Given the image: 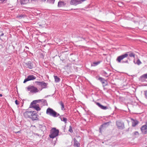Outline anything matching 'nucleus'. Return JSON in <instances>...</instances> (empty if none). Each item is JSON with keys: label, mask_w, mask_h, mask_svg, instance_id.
Masks as SVG:
<instances>
[{"label": "nucleus", "mask_w": 147, "mask_h": 147, "mask_svg": "<svg viewBox=\"0 0 147 147\" xmlns=\"http://www.w3.org/2000/svg\"><path fill=\"white\" fill-rule=\"evenodd\" d=\"M31 0L32 1H37V0Z\"/></svg>", "instance_id": "79ce46f5"}, {"label": "nucleus", "mask_w": 147, "mask_h": 147, "mask_svg": "<svg viewBox=\"0 0 147 147\" xmlns=\"http://www.w3.org/2000/svg\"><path fill=\"white\" fill-rule=\"evenodd\" d=\"M64 5V3L62 1H59L58 3V6L59 7H61Z\"/></svg>", "instance_id": "a878e982"}, {"label": "nucleus", "mask_w": 147, "mask_h": 147, "mask_svg": "<svg viewBox=\"0 0 147 147\" xmlns=\"http://www.w3.org/2000/svg\"><path fill=\"white\" fill-rule=\"evenodd\" d=\"M128 54L125 53L124 54L118 56L116 59V61L118 63H128Z\"/></svg>", "instance_id": "f257e3e1"}, {"label": "nucleus", "mask_w": 147, "mask_h": 147, "mask_svg": "<svg viewBox=\"0 0 147 147\" xmlns=\"http://www.w3.org/2000/svg\"><path fill=\"white\" fill-rule=\"evenodd\" d=\"M59 104L61 105V110L63 111L65 109L64 108V105L63 102L62 101H61L59 102Z\"/></svg>", "instance_id": "4be33fe9"}, {"label": "nucleus", "mask_w": 147, "mask_h": 147, "mask_svg": "<svg viewBox=\"0 0 147 147\" xmlns=\"http://www.w3.org/2000/svg\"><path fill=\"white\" fill-rule=\"evenodd\" d=\"M4 33H3L2 32L1 34L0 35V37L3 36L4 35Z\"/></svg>", "instance_id": "e433bc0d"}, {"label": "nucleus", "mask_w": 147, "mask_h": 147, "mask_svg": "<svg viewBox=\"0 0 147 147\" xmlns=\"http://www.w3.org/2000/svg\"><path fill=\"white\" fill-rule=\"evenodd\" d=\"M38 115L35 113V111H33V114L30 118L32 120H37L38 119Z\"/></svg>", "instance_id": "ddd939ff"}, {"label": "nucleus", "mask_w": 147, "mask_h": 147, "mask_svg": "<svg viewBox=\"0 0 147 147\" xmlns=\"http://www.w3.org/2000/svg\"><path fill=\"white\" fill-rule=\"evenodd\" d=\"M24 63L25 66L27 68L32 69L34 67L33 63L31 61H28L26 63Z\"/></svg>", "instance_id": "9d476101"}, {"label": "nucleus", "mask_w": 147, "mask_h": 147, "mask_svg": "<svg viewBox=\"0 0 147 147\" xmlns=\"http://www.w3.org/2000/svg\"><path fill=\"white\" fill-rule=\"evenodd\" d=\"M68 131L70 133H72L73 132L72 127L71 125L69 126V128Z\"/></svg>", "instance_id": "c85d7f7f"}, {"label": "nucleus", "mask_w": 147, "mask_h": 147, "mask_svg": "<svg viewBox=\"0 0 147 147\" xmlns=\"http://www.w3.org/2000/svg\"><path fill=\"white\" fill-rule=\"evenodd\" d=\"M29 0H20V3L21 4H26L29 3Z\"/></svg>", "instance_id": "aec40b11"}, {"label": "nucleus", "mask_w": 147, "mask_h": 147, "mask_svg": "<svg viewBox=\"0 0 147 147\" xmlns=\"http://www.w3.org/2000/svg\"><path fill=\"white\" fill-rule=\"evenodd\" d=\"M74 142V146L76 147H80V143L78 142L76 138H74L73 139Z\"/></svg>", "instance_id": "dca6fc26"}, {"label": "nucleus", "mask_w": 147, "mask_h": 147, "mask_svg": "<svg viewBox=\"0 0 147 147\" xmlns=\"http://www.w3.org/2000/svg\"><path fill=\"white\" fill-rule=\"evenodd\" d=\"M34 111H26L24 113V117L26 118H30L31 116L33 114Z\"/></svg>", "instance_id": "0eeeda50"}, {"label": "nucleus", "mask_w": 147, "mask_h": 147, "mask_svg": "<svg viewBox=\"0 0 147 147\" xmlns=\"http://www.w3.org/2000/svg\"><path fill=\"white\" fill-rule=\"evenodd\" d=\"M41 99L38 100H34L31 102L30 106L29 108H32L35 109L37 111H39L41 110V109L39 107V105L38 104H36L37 103L39 102Z\"/></svg>", "instance_id": "f03ea898"}, {"label": "nucleus", "mask_w": 147, "mask_h": 147, "mask_svg": "<svg viewBox=\"0 0 147 147\" xmlns=\"http://www.w3.org/2000/svg\"><path fill=\"white\" fill-rule=\"evenodd\" d=\"M126 53L128 54V55L130 57H133L135 58V54L133 52H127Z\"/></svg>", "instance_id": "412c9836"}, {"label": "nucleus", "mask_w": 147, "mask_h": 147, "mask_svg": "<svg viewBox=\"0 0 147 147\" xmlns=\"http://www.w3.org/2000/svg\"><path fill=\"white\" fill-rule=\"evenodd\" d=\"M55 0H47V2L51 4H53L55 2Z\"/></svg>", "instance_id": "cd10ccee"}, {"label": "nucleus", "mask_w": 147, "mask_h": 147, "mask_svg": "<svg viewBox=\"0 0 147 147\" xmlns=\"http://www.w3.org/2000/svg\"><path fill=\"white\" fill-rule=\"evenodd\" d=\"M27 88L28 90L30 91L31 93H36L39 91L37 88L33 86H29Z\"/></svg>", "instance_id": "39448f33"}, {"label": "nucleus", "mask_w": 147, "mask_h": 147, "mask_svg": "<svg viewBox=\"0 0 147 147\" xmlns=\"http://www.w3.org/2000/svg\"><path fill=\"white\" fill-rule=\"evenodd\" d=\"M132 120L133 121L132 122V126L134 127H135L138 124V121L136 120L133 119H132Z\"/></svg>", "instance_id": "a211bd4d"}, {"label": "nucleus", "mask_w": 147, "mask_h": 147, "mask_svg": "<svg viewBox=\"0 0 147 147\" xmlns=\"http://www.w3.org/2000/svg\"><path fill=\"white\" fill-rule=\"evenodd\" d=\"M98 79L103 84V86H105L108 85V83L107 81L105 80L104 78L101 77H99Z\"/></svg>", "instance_id": "f8f14e48"}, {"label": "nucleus", "mask_w": 147, "mask_h": 147, "mask_svg": "<svg viewBox=\"0 0 147 147\" xmlns=\"http://www.w3.org/2000/svg\"><path fill=\"white\" fill-rule=\"evenodd\" d=\"M103 74L104 76L106 77H108L109 76L107 74L105 71H104L103 72Z\"/></svg>", "instance_id": "7c9ffc66"}, {"label": "nucleus", "mask_w": 147, "mask_h": 147, "mask_svg": "<svg viewBox=\"0 0 147 147\" xmlns=\"http://www.w3.org/2000/svg\"><path fill=\"white\" fill-rule=\"evenodd\" d=\"M92 44H94L95 45H97V44L95 42H93L92 41Z\"/></svg>", "instance_id": "4c0bfd02"}, {"label": "nucleus", "mask_w": 147, "mask_h": 147, "mask_svg": "<svg viewBox=\"0 0 147 147\" xmlns=\"http://www.w3.org/2000/svg\"><path fill=\"white\" fill-rule=\"evenodd\" d=\"M38 85H40L43 88H45L47 86V84L43 82H37Z\"/></svg>", "instance_id": "2eb2a0df"}, {"label": "nucleus", "mask_w": 147, "mask_h": 147, "mask_svg": "<svg viewBox=\"0 0 147 147\" xmlns=\"http://www.w3.org/2000/svg\"><path fill=\"white\" fill-rule=\"evenodd\" d=\"M102 62L101 61H94L92 63V66H96Z\"/></svg>", "instance_id": "6ab92c4d"}, {"label": "nucleus", "mask_w": 147, "mask_h": 147, "mask_svg": "<svg viewBox=\"0 0 147 147\" xmlns=\"http://www.w3.org/2000/svg\"><path fill=\"white\" fill-rule=\"evenodd\" d=\"M42 1H45L46 0H41Z\"/></svg>", "instance_id": "c03bdc74"}, {"label": "nucleus", "mask_w": 147, "mask_h": 147, "mask_svg": "<svg viewBox=\"0 0 147 147\" xmlns=\"http://www.w3.org/2000/svg\"><path fill=\"white\" fill-rule=\"evenodd\" d=\"M136 63L138 65H140L142 63V62H141L140 61L139 59H138Z\"/></svg>", "instance_id": "c756f323"}, {"label": "nucleus", "mask_w": 147, "mask_h": 147, "mask_svg": "<svg viewBox=\"0 0 147 147\" xmlns=\"http://www.w3.org/2000/svg\"><path fill=\"white\" fill-rule=\"evenodd\" d=\"M34 134L35 136H39V135L38 134L35 133V134Z\"/></svg>", "instance_id": "c9c22d12"}, {"label": "nucleus", "mask_w": 147, "mask_h": 147, "mask_svg": "<svg viewBox=\"0 0 147 147\" xmlns=\"http://www.w3.org/2000/svg\"><path fill=\"white\" fill-rule=\"evenodd\" d=\"M91 66H92V63H91Z\"/></svg>", "instance_id": "a18cd8bd"}, {"label": "nucleus", "mask_w": 147, "mask_h": 147, "mask_svg": "<svg viewBox=\"0 0 147 147\" xmlns=\"http://www.w3.org/2000/svg\"><path fill=\"white\" fill-rule=\"evenodd\" d=\"M140 129L143 134H147V121L146 125L142 126L141 127Z\"/></svg>", "instance_id": "6e6552de"}, {"label": "nucleus", "mask_w": 147, "mask_h": 147, "mask_svg": "<svg viewBox=\"0 0 147 147\" xmlns=\"http://www.w3.org/2000/svg\"><path fill=\"white\" fill-rule=\"evenodd\" d=\"M54 79H55V82L56 83L58 82H60V79L57 76H54Z\"/></svg>", "instance_id": "b1692460"}, {"label": "nucleus", "mask_w": 147, "mask_h": 147, "mask_svg": "<svg viewBox=\"0 0 147 147\" xmlns=\"http://www.w3.org/2000/svg\"><path fill=\"white\" fill-rule=\"evenodd\" d=\"M40 101H41L43 103V105H45L46 104H47V102L46 100L45 99H42Z\"/></svg>", "instance_id": "bb28decb"}, {"label": "nucleus", "mask_w": 147, "mask_h": 147, "mask_svg": "<svg viewBox=\"0 0 147 147\" xmlns=\"http://www.w3.org/2000/svg\"><path fill=\"white\" fill-rule=\"evenodd\" d=\"M20 131H17V132H15V133H20Z\"/></svg>", "instance_id": "a19ab883"}, {"label": "nucleus", "mask_w": 147, "mask_h": 147, "mask_svg": "<svg viewBox=\"0 0 147 147\" xmlns=\"http://www.w3.org/2000/svg\"><path fill=\"white\" fill-rule=\"evenodd\" d=\"M2 96V95L1 94H0V96L1 97Z\"/></svg>", "instance_id": "37998d69"}, {"label": "nucleus", "mask_w": 147, "mask_h": 147, "mask_svg": "<svg viewBox=\"0 0 147 147\" xmlns=\"http://www.w3.org/2000/svg\"><path fill=\"white\" fill-rule=\"evenodd\" d=\"M15 103L17 105H19V104L18 101L17 100H15Z\"/></svg>", "instance_id": "72a5a7b5"}, {"label": "nucleus", "mask_w": 147, "mask_h": 147, "mask_svg": "<svg viewBox=\"0 0 147 147\" xmlns=\"http://www.w3.org/2000/svg\"><path fill=\"white\" fill-rule=\"evenodd\" d=\"M91 145V144H88V146H87V147H89Z\"/></svg>", "instance_id": "58836bf2"}, {"label": "nucleus", "mask_w": 147, "mask_h": 147, "mask_svg": "<svg viewBox=\"0 0 147 147\" xmlns=\"http://www.w3.org/2000/svg\"><path fill=\"white\" fill-rule=\"evenodd\" d=\"M116 125L119 129H123L124 128V123L120 121H117L116 122Z\"/></svg>", "instance_id": "423d86ee"}, {"label": "nucleus", "mask_w": 147, "mask_h": 147, "mask_svg": "<svg viewBox=\"0 0 147 147\" xmlns=\"http://www.w3.org/2000/svg\"><path fill=\"white\" fill-rule=\"evenodd\" d=\"M144 94L145 98L147 99V91H144Z\"/></svg>", "instance_id": "2f4dec72"}, {"label": "nucleus", "mask_w": 147, "mask_h": 147, "mask_svg": "<svg viewBox=\"0 0 147 147\" xmlns=\"http://www.w3.org/2000/svg\"><path fill=\"white\" fill-rule=\"evenodd\" d=\"M36 79V77L33 75H30L28 76L27 78L24 80L23 82L24 83H26V82L32 80H33Z\"/></svg>", "instance_id": "1a4fd4ad"}, {"label": "nucleus", "mask_w": 147, "mask_h": 147, "mask_svg": "<svg viewBox=\"0 0 147 147\" xmlns=\"http://www.w3.org/2000/svg\"><path fill=\"white\" fill-rule=\"evenodd\" d=\"M7 0H0V1H1V3H3L5 1H6Z\"/></svg>", "instance_id": "f704fd0d"}, {"label": "nucleus", "mask_w": 147, "mask_h": 147, "mask_svg": "<svg viewBox=\"0 0 147 147\" xmlns=\"http://www.w3.org/2000/svg\"><path fill=\"white\" fill-rule=\"evenodd\" d=\"M25 47L26 49H29V47L26 46H25Z\"/></svg>", "instance_id": "ea45409f"}, {"label": "nucleus", "mask_w": 147, "mask_h": 147, "mask_svg": "<svg viewBox=\"0 0 147 147\" xmlns=\"http://www.w3.org/2000/svg\"><path fill=\"white\" fill-rule=\"evenodd\" d=\"M26 17V16L25 14H21L18 15L17 16V17L19 18L20 19H22V18H24Z\"/></svg>", "instance_id": "5701e85b"}, {"label": "nucleus", "mask_w": 147, "mask_h": 147, "mask_svg": "<svg viewBox=\"0 0 147 147\" xmlns=\"http://www.w3.org/2000/svg\"><path fill=\"white\" fill-rule=\"evenodd\" d=\"M59 132L58 129L55 128H53L50 130L49 136L51 138H54L58 135Z\"/></svg>", "instance_id": "7ed1b4c3"}, {"label": "nucleus", "mask_w": 147, "mask_h": 147, "mask_svg": "<svg viewBox=\"0 0 147 147\" xmlns=\"http://www.w3.org/2000/svg\"><path fill=\"white\" fill-rule=\"evenodd\" d=\"M134 135H139V133L138 131H136L134 132Z\"/></svg>", "instance_id": "473e14b6"}, {"label": "nucleus", "mask_w": 147, "mask_h": 147, "mask_svg": "<svg viewBox=\"0 0 147 147\" xmlns=\"http://www.w3.org/2000/svg\"><path fill=\"white\" fill-rule=\"evenodd\" d=\"M46 113L48 115L54 117H57L60 116L59 114L57 113L53 109L50 108H49L47 109Z\"/></svg>", "instance_id": "20e7f679"}, {"label": "nucleus", "mask_w": 147, "mask_h": 147, "mask_svg": "<svg viewBox=\"0 0 147 147\" xmlns=\"http://www.w3.org/2000/svg\"><path fill=\"white\" fill-rule=\"evenodd\" d=\"M96 105L98 106L100 108L103 110H106L108 109V107L107 106H104L98 102H95Z\"/></svg>", "instance_id": "4468645a"}, {"label": "nucleus", "mask_w": 147, "mask_h": 147, "mask_svg": "<svg viewBox=\"0 0 147 147\" xmlns=\"http://www.w3.org/2000/svg\"><path fill=\"white\" fill-rule=\"evenodd\" d=\"M147 79V73L141 76L139 78V80L141 82L146 81V80Z\"/></svg>", "instance_id": "9b49d317"}, {"label": "nucleus", "mask_w": 147, "mask_h": 147, "mask_svg": "<svg viewBox=\"0 0 147 147\" xmlns=\"http://www.w3.org/2000/svg\"><path fill=\"white\" fill-rule=\"evenodd\" d=\"M109 122H106L102 125H101V127L100 128V129L101 128H102L103 127L107 126L109 125Z\"/></svg>", "instance_id": "393cba45"}, {"label": "nucleus", "mask_w": 147, "mask_h": 147, "mask_svg": "<svg viewBox=\"0 0 147 147\" xmlns=\"http://www.w3.org/2000/svg\"><path fill=\"white\" fill-rule=\"evenodd\" d=\"M63 115H61L60 116L59 118H60L61 121H63L65 124H66L67 123V119L66 118L63 117Z\"/></svg>", "instance_id": "f3484780"}]
</instances>
